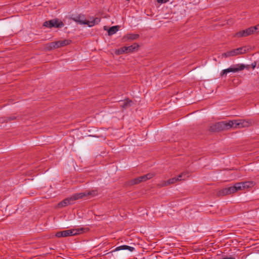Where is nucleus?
<instances>
[{"label":"nucleus","instance_id":"16","mask_svg":"<svg viewBox=\"0 0 259 259\" xmlns=\"http://www.w3.org/2000/svg\"><path fill=\"white\" fill-rule=\"evenodd\" d=\"M142 176L132 179L128 182V185L133 186L134 185L140 184L143 182V180L141 179Z\"/></svg>","mask_w":259,"mask_h":259},{"label":"nucleus","instance_id":"20","mask_svg":"<svg viewBox=\"0 0 259 259\" xmlns=\"http://www.w3.org/2000/svg\"><path fill=\"white\" fill-rule=\"evenodd\" d=\"M155 174L153 173H148L146 175L142 176L141 179L143 180V182H145L148 180H149L154 176Z\"/></svg>","mask_w":259,"mask_h":259},{"label":"nucleus","instance_id":"21","mask_svg":"<svg viewBox=\"0 0 259 259\" xmlns=\"http://www.w3.org/2000/svg\"><path fill=\"white\" fill-rule=\"evenodd\" d=\"M155 174L153 173H148L146 175L142 176L141 179L143 180V182H145L148 180H149L154 176Z\"/></svg>","mask_w":259,"mask_h":259},{"label":"nucleus","instance_id":"28","mask_svg":"<svg viewBox=\"0 0 259 259\" xmlns=\"http://www.w3.org/2000/svg\"><path fill=\"white\" fill-rule=\"evenodd\" d=\"M256 62H253L252 64H251V67L253 69H254L255 68V67H256Z\"/></svg>","mask_w":259,"mask_h":259},{"label":"nucleus","instance_id":"29","mask_svg":"<svg viewBox=\"0 0 259 259\" xmlns=\"http://www.w3.org/2000/svg\"><path fill=\"white\" fill-rule=\"evenodd\" d=\"M222 259H236V258H235V257L234 256H229V257H224Z\"/></svg>","mask_w":259,"mask_h":259},{"label":"nucleus","instance_id":"5","mask_svg":"<svg viewBox=\"0 0 259 259\" xmlns=\"http://www.w3.org/2000/svg\"><path fill=\"white\" fill-rule=\"evenodd\" d=\"M82 231L83 228L80 229L66 230L57 232L55 236L58 238L74 236L81 233Z\"/></svg>","mask_w":259,"mask_h":259},{"label":"nucleus","instance_id":"26","mask_svg":"<svg viewBox=\"0 0 259 259\" xmlns=\"http://www.w3.org/2000/svg\"><path fill=\"white\" fill-rule=\"evenodd\" d=\"M253 28L254 32H259V24L257 25L254 27H252Z\"/></svg>","mask_w":259,"mask_h":259},{"label":"nucleus","instance_id":"13","mask_svg":"<svg viewBox=\"0 0 259 259\" xmlns=\"http://www.w3.org/2000/svg\"><path fill=\"white\" fill-rule=\"evenodd\" d=\"M239 185L240 184H238V183H236L233 186L228 187L229 194L234 193L238 191V190H240L241 188H240V186H239Z\"/></svg>","mask_w":259,"mask_h":259},{"label":"nucleus","instance_id":"2","mask_svg":"<svg viewBox=\"0 0 259 259\" xmlns=\"http://www.w3.org/2000/svg\"><path fill=\"white\" fill-rule=\"evenodd\" d=\"M97 194V192L96 191L92 190V191H85L84 192L79 193H75L73 194L72 196H71L70 197L67 198L62 201H61L60 203H58V206L59 207H65L68 205L72 204L74 203V201L75 200H78L80 198H82L84 197L89 196V195H92V196H95Z\"/></svg>","mask_w":259,"mask_h":259},{"label":"nucleus","instance_id":"10","mask_svg":"<svg viewBox=\"0 0 259 259\" xmlns=\"http://www.w3.org/2000/svg\"><path fill=\"white\" fill-rule=\"evenodd\" d=\"M240 185L239 186H240L241 190L245 189L246 188H251L254 185V183L252 181H248L244 182L238 183Z\"/></svg>","mask_w":259,"mask_h":259},{"label":"nucleus","instance_id":"23","mask_svg":"<svg viewBox=\"0 0 259 259\" xmlns=\"http://www.w3.org/2000/svg\"><path fill=\"white\" fill-rule=\"evenodd\" d=\"M186 175L187 174L186 172H183L179 175L177 177H176L177 182L185 180L187 177Z\"/></svg>","mask_w":259,"mask_h":259},{"label":"nucleus","instance_id":"7","mask_svg":"<svg viewBox=\"0 0 259 259\" xmlns=\"http://www.w3.org/2000/svg\"><path fill=\"white\" fill-rule=\"evenodd\" d=\"M246 53V49L245 48L240 47L236 49L228 51L222 54L223 57H229L231 56H235L238 55L243 54Z\"/></svg>","mask_w":259,"mask_h":259},{"label":"nucleus","instance_id":"24","mask_svg":"<svg viewBox=\"0 0 259 259\" xmlns=\"http://www.w3.org/2000/svg\"><path fill=\"white\" fill-rule=\"evenodd\" d=\"M177 182L176 177L172 178L170 179L167 181V183H168V185L174 184Z\"/></svg>","mask_w":259,"mask_h":259},{"label":"nucleus","instance_id":"19","mask_svg":"<svg viewBox=\"0 0 259 259\" xmlns=\"http://www.w3.org/2000/svg\"><path fill=\"white\" fill-rule=\"evenodd\" d=\"M139 36L138 34L129 33L124 38L126 37L127 39L135 40L138 38Z\"/></svg>","mask_w":259,"mask_h":259},{"label":"nucleus","instance_id":"27","mask_svg":"<svg viewBox=\"0 0 259 259\" xmlns=\"http://www.w3.org/2000/svg\"><path fill=\"white\" fill-rule=\"evenodd\" d=\"M157 1L158 3L162 4L167 3L169 0H157Z\"/></svg>","mask_w":259,"mask_h":259},{"label":"nucleus","instance_id":"22","mask_svg":"<svg viewBox=\"0 0 259 259\" xmlns=\"http://www.w3.org/2000/svg\"><path fill=\"white\" fill-rule=\"evenodd\" d=\"M17 117L15 115H11L9 117H4L2 118L3 122H8L16 119Z\"/></svg>","mask_w":259,"mask_h":259},{"label":"nucleus","instance_id":"12","mask_svg":"<svg viewBox=\"0 0 259 259\" xmlns=\"http://www.w3.org/2000/svg\"><path fill=\"white\" fill-rule=\"evenodd\" d=\"M120 27L118 25L114 26L111 27L109 29H108V33L109 35H112L115 34L119 29ZM104 30H107V26L104 27Z\"/></svg>","mask_w":259,"mask_h":259},{"label":"nucleus","instance_id":"8","mask_svg":"<svg viewBox=\"0 0 259 259\" xmlns=\"http://www.w3.org/2000/svg\"><path fill=\"white\" fill-rule=\"evenodd\" d=\"M64 25V23L62 21H59L58 19H52L45 21L43 24V26L49 28H61Z\"/></svg>","mask_w":259,"mask_h":259},{"label":"nucleus","instance_id":"4","mask_svg":"<svg viewBox=\"0 0 259 259\" xmlns=\"http://www.w3.org/2000/svg\"><path fill=\"white\" fill-rule=\"evenodd\" d=\"M246 68V69H249L250 65H245L244 64H236L233 66H231L230 67L223 70L221 73V75L223 76L224 75H226L228 73L233 72H237L239 71L242 70Z\"/></svg>","mask_w":259,"mask_h":259},{"label":"nucleus","instance_id":"6","mask_svg":"<svg viewBox=\"0 0 259 259\" xmlns=\"http://www.w3.org/2000/svg\"><path fill=\"white\" fill-rule=\"evenodd\" d=\"M138 48L139 45L135 43L131 46L127 47L124 46L120 48L117 51L116 54L118 55H120L123 53H130L135 51V50H137Z\"/></svg>","mask_w":259,"mask_h":259},{"label":"nucleus","instance_id":"17","mask_svg":"<svg viewBox=\"0 0 259 259\" xmlns=\"http://www.w3.org/2000/svg\"><path fill=\"white\" fill-rule=\"evenodd\" d=\"M54 49H57L56 41L51 42L47 44L45 46V48H44V49L46 51H51Z\"/></svg>","mask_w":259,"mask_h":259},{"label":"nucleus","instance_id":"15","mask_svg":"<svg viewBox=\"0 0 259 259\" xmlns=\"http://www.w3.org/2000/svg\"><path fill=\"white\" fill-rule=\"evenodd\" d=\"M121 103L120 104V106L122 108H126L131 106V104L132 103V101L129 99H126L124 101H121Z\"/></svg>","mask_w":259,"mask_h":259},{"label":"nucleus","instance_id":"25","mask_svg":"<svg viewBox=\"0 0 259 259\" xmlns=\"http://www.w3.org/2000/svg\"><path fill=\"white\" fill-rule=\"evenodd\" d=\"M167 186H168V183H167V181H162L160 183L157 184V187L159 188H161Z\"/></svg>","mask_w":259,"mask_h":259},{"label":"nucleus","instance_id":"14","mask_svg":"<svg viewBox=\"0 0 259 259\" xmlns=\"http://www.w3.org/2000/svg\"><path fill=\"white\" fill-rule=\"evenodd\" d=\"M121 250H128L131 252L135 250V248L126 245H121L115 248L113 251H118Z\"/></svg>","mask_w":259,"mask_h":259},{"label":"nucleus","instance_id":"18","mask_svg":"<svg viewBox=\"0 0 259 259\" xmlns=\"http://www.w3.org/2000/svg\"><path fill=\"white\" fill-rule=\"evenodd\" d=\"M229 195V192H228V187L224 188L222 190H220V191H219L217 192V195L219 196H225V195Z\"/></svg>","mask_w":259,"mask_h":259},{"label":"nucleus","instance_id":"11","mask_svg":"<svg viewBox=\"0 0 259 259\" xmlns=\"http://www.w3.org/2000/svg\"><path fill=\"white\" fill-rule=\"evenodd\" d=\"M71 41L69 39H64L62 40H59L56 41V48H59L62 47L66 46L69 45Z\"/></svg>","mask_w":259,"mask_h":259},{"label":"nucleus","instance_id":"3","mask_svg":"<svg viewBox=\"0 0 259 259\" xmlns=\"http://www.w3.org/2000/svg\"><path fill=\"white\" fill-rule=\"evenodd\" d=\"M71 19L80 24H85L91 27L98 24L100 22V19L98 18H94L92 21L87 20L84 15L80 14L76 15H72Z\"/></svg>","mask_w":259,"mask_h":259},{"label":"nucleus","instance_id":"9","mask_svg":"<svg viewBox=\"0 0 259 259\" xmlns=\"http://www.w3.org/2000/svg\"><path fill=\"white\" fill-rule=\"evenodd\" d=\"M254 33L253 28L252 27H250L245 30L240 31L236 33L235 35L237 37H244L248 36Z\"/></svg>","mask_w":259,"mask_h":259},{"label":"nucleus","instance_id":"1","mask_svg":"<svg viewBox=\"0 0 259 259\" xmlns=\"http://www.w3.org/2000/svg\"><path fill=\"white\" fill-rule=\"evenodd\" d=\"M251 122L245 120H230L229 122L220 121L213 124L210 126L209 130L213 132H219L229 130L232 127L237 128L248 126Z\"/></svg>","mask_w":259,"mask_h":259}]
</instances>
